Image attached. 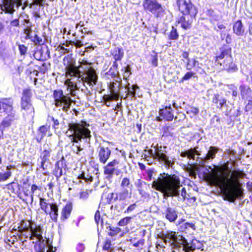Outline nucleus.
I'll list each match as a JSON object with an SVG mask.
<instances>
[{"label":"nucleus","mask_w":252,"mask_h":252,"mask_svg":"<svg viewBox=\"0 0 252 252\" xmlns=\"http://www.w3.org/2000/svg\"><path fill=\"white\" fill-rule=\"evenodd\" d=\"M231 173L230 178L221 177L222 184L220 188L224 199L234 202L236 199H241L243 197V189L239 180L244 178L246 174L239 169L233 170Z\"/></svg>","instance_id":"nucleus-1"},{"label":"nucleus","mask_w":252,"mask_h":252,"mask_svg":"<svg viewBox=\"0 0 252 252\" xmlns=\"http://www.w3.org/2000/svg\"><path fill=\"white\" fill-rule=\"evenodd\" d=\"M181 185L180 179L175 174H160L152 184V188L162 193L166 196H176L179 194Z\"/></svg>","instance_id":"nucleus-2"},{"label":"nucleus","mask_w":252,"mask_h":252,"mask_svg":"<svg viewBox=\"0 0 252 252\" xmlns=\"http://www.w3.org/2000/svg\"><path fill=\"white\" fill-rule=\"evenodd\" d=\"M43 225L36 224L31 220L25 221L22 220L20 225L18 227V232L20 233V237H24L26 239L32 240L34 238L38 240H43L42 234L43 232ZM27 241V240H25Z\"/></svg>","instance_id":"nucleus-3"},{"label":"nucleus","mask_w":252,"mask_h":252,"mask_svg":"<svg viewBox=\"0 0 252 252\" xmlns=\"http://www.w3.org/2000/svg\"><path fill=\"white\" fill-rule=\"evenodd\" d=\"M90 126V124L84 120L68 123V130L72 132L69 136L71 143H78L82 139L90 138L92 136Z\"/></svg>","instance_id":"nucleus-4"},{"label":"nucleus","mask_w":252,"mask_h":252,"mask_svg":"<svg viewBox=\"0 0 252 252\" xmlns=\"http://www.w3.org/2000/svg\"><path fill=\"white\" fill-rule=\"evenodd\" d=\"M160 238L164 243H169L172 248H178L180 245H182L183 250L185 252L193 251L199 248L195 246V242H192V244L189 246L187 240L183 236H181L180 238L178 239L175 231H170L166 232L165 234L162 233Z\"/></svg>","instance_id":"nucleus-5"},{"label":"nucleus","mask_w":252,"mask_h":252,"mask_svg":"<svg viewBox=\"0 0 252 252\" xmlns=\"http://www.w3.org/2000/svg\"><path fill=\"white\" fill-rule=\"evenodd\" d=\"M32 92L31 88L23 90L20 99V111L24 119H33L35 114L34 107L32 103Z\"/></svg>","instance_id":"nucleus-6"},{"label":"nucleus","mask_w":252,"mask_h":252,"mask_svg":"<svg viewBox=\"0 0 252 252\" xmlns=\"http://www.w3.org/2000/svg\"><path fill=\"white\" fill-rule=\"evenodd\" d=\"M52 97L55 106L59 108V111L68 113L73 102L69 94H64L62 89H56L53 91Z\"/></svg>","instance_id":"nucleus-7"},{"label":"nucleus","mask_w":252,"mask_h":252,"mask_svg":"<svg viewBox=\"0 0 252 252\" xmlns=\"http://www.w3.org/2000/svg\"><path fill=\"white\" fill-rule=\"evenodd\" d=\"M39 205L40 209L54 222H57L59 214V205L56 202H49L44 197H39Z\"/></svg>","instance_id":"nucleus-8"},{"label":"nucleus","mask_w":252,"mask_h":252,"mask_svg":"<svg viewBox=\"0 0 252 252\" xmlns=\"http://www.w3.org/2000/svg\"><path fill=\"white\" fill-rule=\"evenodd\" d=\"M227 169V166L226 164L220 167L216 166L205 176V179L210 184L220 187L222 184L221 177L226 178L228 176L227 173L224 172Z\"/></svg>","instance_id":"nucleus-9"},{"label":"nucleus","mask_w":252,"mask_h":252,"mask_svg":"<svg viewBox=\"0 0 252 252\" xmlns=\"http://www.w3.org/2000/svg\"><path fill=\"white\" fill-rule=\"evenodd\" d=\"M72 55V54H67L63 59L65 77H80V66L76 65V61Z\"/></svg>","instance_id":"nucleus-10"},{"label":"nucleus","mask_w":252,"mask_h":252,"mask_svg":"<svg viewBox=\"0 0 252 252\" xmlns=\"http://www.w3.org/2000/svg\"><path fill=\"white\" fill-rule=\"evenodd\" d=\"M142 6L145 11L152 14L157 18H161L166 14L164 7L157 0H144Z\"/></svg>","instance_id":"nucleus-11"},{"label":"nucleus","mask_w":252,"mask_h":252,"mask_svg":"<svg viewBox=\"0 0 252 252\" xmlns=\"http://www.w3.org/2000/svg\"><path fill=\"white\" fill-rule=\"evenodd\" d=\"M23 187L22 188V192L23 194L24 197L20 196V193L18 194V197L25 202H27V200L30 198L31 203L33 202L34 196L37 191H41L42 187L38 186L36 184L33 183L32 185L27 184L26 181L23 183Z\"/></svg>","instance_id":"nucleus-12"},{"label":"nucleus","mask_w":252,"mask_h":252,"mask_svg":"<svg viewBox=\"0 0 252 252\" xmlns=\"http://www.w3.org/2000/svg\"><path fill=\"white\" fill-rule=\"evenodd\" d=\"M155 153L153 154L152 157L154 159H157L160 162L164 163L167 167L173 168L174 165L176 158H170L167 155V151L163 150L161 146H156L154 147Z\"/></svg>","instance_id":"nucleus-13"},{"label":"nucleus","mask_w":252,"mask_h":252,"mask_svg":"<svg viewBox=\"0 0 252 252\" xmlns=\"http://www.w3.org/2000/svg\"><path fill=\"white\" fill-rule=\"evenodd\" d=\"M176 5L178 10L181 14L197 15L198 13L197 8L191 0H176Z\"/></svg>","instance_id":"nucleus-14"},{"label":"nucleus","mask_w":252,"mask_h":252,"mask_svg":"<svg viewBox=\"0 0 252 252\" xmlns=\"http://www.w3.org/2000/svg\"><path fill=\"white\" fill-rule=\"evenodd\" d=\"M83 74L81 75L80 72L81 80L87 83L90 86L95 85L98 80V76L95 69L92 66H86L83 68Z\"/></svg>","instance_id":"nucleus-15"},{"label":"nucleus","mask_w":252,"mask_h":252,"mask_svg":"<svg viewBox=\"0 0 252 252\" xmlns=\"http://www.w3.org/2000/svg\"><path fill=\"white\" fill-rule=\"evenodd\" d=\"M14 101L11 97L2 98L0 99V113L6 116H18L13 107Z\"/></svg>","instance_id":"nucleus-16"},{"label":"nucleus","mask_w":252,"mask_h":252,"mask_svg":"<svg viewBox=\"0 0 252 252\" xmlns=\"http://www.w3.org/2000/svg\"><path fill=\"white\" fill-rule=\"evenodd\" d=\"M175 104L176 102L174 100L171 103L169 100H166L164 104L162 105V108L160 109L159 110V117L158 120L160 121V118H161L162 120L165 121H172L174 119V117L173 110L171 108V105L175 107Z\"/></svg>","instance_id":"nucleus-17"},{"label":"nucleus","mask_w":252,"mask_h":252,"mask_svg":"<svg viewBox=\"0 0 252 252\" xmlns=\"http://www.w3.org/2000/svg\"><path fill=\"white\" fill-rule=\"evenodd\" d=\"M97 158L99 163L105 164L111 157L112 151L109 147L99 144L96 150Z\"/></svg>","instance_id":"nucleus-18"},{"label":"nucleus","mask_w":252,"mask_h":252,"mask_svg":"<svg viewBox=\"0 0 252 252\" xmlns=\"http://www.w3.org/2000/svg\"><path fill=\"white\" fill-rule=\"evenodd\" d=\"M66 168V160L63 157L56 162L52 174L55 176L57 181L61 176L65 174Z\"/></svg>","instance_id":"nucleus-19"},{"label":"nucleus","mask_w":252,"mask_h":252,"mask_svg":"<svg viewBox=\"0 0 252 252\" xmlns=\"http://www.w3.org/2000/svg\"><path fill=\"white\" fill-rule=\"evenodd\" d=\"M232 48L227 44H223L219 48V51H217V54L214 57L215 63H219L220 60L225 58V60H228L232 57Z\"/></svg>","instance_id":"nucleus-20"},{"label":"nucleus","mask_w":252,"mask_h":252,"mask_svg":"<svg viewBox=\"0 0 252 252\" xmlns=\"http://www.w3.org/2000/svg\"><path fill=\"white\" fill-rule=\"evenodd\" d=\"M52 151L51 145L45 143L43 144V150L40 152L39 156L41 159L40 168L42 171H45L46 169L45 164L49 162Z\"/></svg>","instance_id":"nucleus-21"},{"label":"nucleus","mask_w":252,"mask_h":252,"mask_svg":"<svg viewBox=\"0 0 252 252\" xmlns=\"http://www.w3.org/2000/svg\"><path fill=\"white\" fill-rule=\"evenodd\" d=\"M196 15H185L182 14L176 21L177 24H181V27L185 30L191 28L193 21L195 20Z\"/></svg>","instance_id":"nucleus-22"},{"label":"nucleus","mask_w":252,"mask_h":252,"mask_svg":"<svg viewBox=\"0 0 252 252\" xmlns=\"http://www.w3.org/2000/svg\"><path fill=\"white\" fill-rule=\"evenodd\" d=\"M130 193H129L127 189H124L123 191L119 192H112L109 194V196L107 198L108 204L111 203L117 200L124 201L127 198L130 197Z\"/></svg>","instance_id":"nucleus-23"},{"label":"nucleus","mask_w":252,"mask_h":252,"mask_svg":"<svg viewBox=\"0 0 252 252\" xmlns=\"http://www.w3.org/2000/svg\"><path fill=\"white\" fill-rule=\"evenodd\" d=\"M119 163L120 162L119 160L117 159H113L103 167V173L106 176V179H110L113 177L116 171L115 166L119 164Z\"/></svg>","instance_id":"nucleus-24"},{"label":"nucleus","mask_w":252,"mask_h":252,"mask_svg":"<svg viewBox=\"0 0 252 252\" xmlns=\"http://www.w3.org/2000/svg\"><path fill=\"white\" fill-rule=\"evenodd\" d=\"M126 205L127 204L125 202H122L121 203H117L114 205H112L111 206V209H114V210H116L118 212L124 211V213L125 214H128L134 211L137 206L136 203L135 202L129 205L127 207V208L126 209H125Z\"/></svg>","instance_id":"nucleus-25"},{"label":"nucleus","mask_w":252,"mask_h":252,"mask_svg":"<svg viewBox=\"0 0 252 252\" xmlns=\"http://www.w3.org/2000/svg\"><path fill=\"white\" fill-rule=\"evenodd\" d=\"M73 208V204L71 201H67L63 206L61 211L60 216V220L62 221H64L70 217Z\"/></svg>","instance_id":"nucleus-26"},{"label":"nucleus","mask_w":252,"mask_h":252,"mask_svg":"<svg viewBox=\"0 0 252 252\" xmlns=\"http://www.w3.org/2000/svg\"><path fill=\"white\" fill-rule=\"evenodd\" d=\"M18 119V116L11 117L6 116L1 121L0 123V139L4 138V131L9 128L13 121Z\"/></svg>","instance_id":"nucleus-27"},{"label":"nucleus","mask_w":252,"mask_h":252,"mask_svg":"<svg viewBox=\"0 0 252 252\" xmlns=\"http://www.w3.org/2000/svg\"><path fill=\"white\" fill-rule=\"evenodd\" d=\"M50 130V126L47 124L40 126L36 130V133L34 135V139L38 143H40L47 132Z\"/></svg>","instance_id":"nucleus-28"},{"label":"nucleus","mask_w":252,"mask_h":252,"mask_svg":"<svg viewBox=\"0 0 252 252\" xmlns=\"http://www.w3.org/2000/svg\"><path fill=\"white\" fill-rule=\"evenodd\" d=\"M130 244L137 250H141L145 247V240L144 238H139L137 234L133 235L129 239Z\"/></svg>","instance_id":"nucleus-29"},{"label":"nucleus","mask_w":252,"mask_h":252,"mask_svg":"<svg viewBox=\"0 0 252 252\" xmlns=\"http://www.w3.org/2000/svg\"><path fill=\"white\" fill-rule=\"evenodd\" d=\"M1 10L5 13L12 14L15 12L14 2L12 0H3L0 5Z\"/></svg>","instance_id":"nucleus-30"},{"label":"nucleus","mask_w":252,"mask_h":252,"mask_svg":"<svg viewBox=\"0 0 252 252\" xmlns=\"http://www.w3.org/2000/svg\"><path fill=\"white\" fill-rule=\"evenodd\" d=\"M163 214L170 222H174L178 218L177 211L175 208L171 207H166Z\"/></svg>","instance_id":"nucleus-31"},{"label":"nucleus","mask_w":252,"mask_h":252,"mask_svg":"<svg viewBox=\"0 0 252 252\" xmlns=\"http://www.w3.org/2000/svg\"><path fill=\"white\" fill-rule=\"evenodd\" d=\"M224 70L228 73H233L238 70L237 65L234 63L232 59L229 58L228 60H224L222 63Z\"/></svg>","instance_id":"nucleus-32"},{"label":"nucleus","mask_w":252,"mask_h":252,"mask_svg":"<svg viewBox=\"0 0 252 252\" xmlns=\"http://www.w3.org/2000/svg\"><path fill=\"white\" fill-rule=\"evenodd\" d=\"M233 32L238 36H243L245 32V29L242 22L238 20L233 25Z\"/></svg>","instance_id":"nucleus-33"},{"label":"nucleus","mask_w":252,"mask_h":252,"mask_svg":"<svg viewBox=\"0 0 252 252\" xmlns=\"http://www.w3.org/2000/svg\"><path fill=\"white\" fill-rule=\"evenodd\" d=\"M20 185L17 182L12 181L6 185V189L10 191V193L14 194H17L20 193V196H22V192L19 191Z\"/></svg>","instance_id":"nucleus-34"},{"label":"nucleus","mask_w":252,"mask_h":252,"mask_svg":"<svg viewBox=\"0 0 252 252\" xmlns=\"http://www.w3.org/2000/svg\"><path fill=\"white\" fill-rule=\"evenodd\" d=\"M212 102L216 105L217 107L219 109H221L223 106L226 105V99L225 98H221L218 94L213 95Z\"/></svg>","instance_id":"nucleus-35"},{"label":"nucleus","mask_w":252,"mask_h":252,"mask_svg":"<svg viewBox=\"0 0 252 252\" xmlns=\"http://www.w3.org/2000/svg\"><path fill=\"white\" fill-rule=\"evenodd\" d=\"M120 95L116 93H111L109 94H105L103 96V105L109 107L111 104H108V102L112 101H117L119 98Z\"/></svg>","instance_id":"nucleus-36"},{"label":"nucleus","mask_w":252,"mask_h":252,"mask_svg":"<svg viewBox=\"0 0 252 252\" xmlns=\"http://www.w3.org/2000/svg\"><path fill=\"white\" fill-rule=\"evenodd\" d=\"M14 167V166L11 164L6 166V171L4 173L0 174V182H4L7 181L12 176L11 169Z\"/></svg>","instance_id":"nucleus-37"},{"label":"nucleus","mask_w":252,"mask_h":252,"mask_svg":"<svg viewBox=\"0 0 252 252\" xmlns=\"http://www.w3.org/2000/svg\"><path fill=\"white\" fill-rule=\"evenodd\" d=\"M105 77L106 80H110L115 78H118L119 80H116V82L121 83L122 79L119 77L118 71L113 70L112 67H111L109 70L105 73Z\"/></svg>","instance_id":"nucleus-38"},{"label":"nucleus","mask_w":252,"mask_h":252,"mask_svg":"<svg viewBox=\"0 0 252 252\" xmlns=\"http://www.w3.org/2000/svg\"><path fill=\"white\" fill-rule=\"evenodd\" d=\"M162 137H173L174 135L173 126L171 125H165L162 127Z\"/></svg>","instance_id":"nucleus-39"},{"label":"nucleus","mask_w":252,"mask_h":252,"mask_svg":"<svg viewBox=\"0 0 252 252\" xmlns=\"http://www.w3.org/2000/svg\"><path fill=\"white\" fill-rule=\"evenodd\" d=\"M240 94L243 99L251 97L250 94L252 93V90L249 86L241 85L239 87Z\"/></svg>","instance_id":"nucleus-40"},{"label":"nucleus","mask_w":252,"mask_h":252,"mask_svg":"<svg viewBox=\"0 0 252 252\" xmlns=\"http://www.w3.org/2000/svg\"><path fill=\"white\" fill-rule=\"evenodd\" d=\"M219 151V148L215 146H211L204 158L205 160H209L215 158L216 154Z\"/></svg>","instance_id":"nucleus-41"},{"label":"nucleus","mask_w":252,"mask_h":252,"mask_svg":"<svg viewBox=\"0 0 252 252\" xmlns=\"http://www.w3.org/2000/svg\"><path fill=\"white\" fill-rule=\"evenodd\" d=\"M111 55L114 60L120 61L124 57V53L122 48L116 47L111 52Z\"/></svg>","instance_id":"nucleus-42"},{"label":"nucleus","mask_w":252,"mask_h":252,"mask_svg":"<svg viewBox=\"0 0 252 252\" xmlns=\"http://www.w3.org/2000/svg\"><path fill=\"white\" fill-rule=\"evenodd\" d=\"M179 38V34L177 29L174 26L171 27L170 31L167 34V38L170 41H176Z\"/></svg>","instance_id":"nucleus-43"},{"label":"nucleus","mask_w":252,"mask_h":252,"mask_svg":"<svg viewBox=\"0 0 252 252\" xmlns=\"http://www.w3.org/2000/svg\"><path fill=\"white\" fill-rule=\"evenodd\" d=\"M180 230L181 232H187L189 229H191L193 231L196 230V226L194 223L186 222L182 223L180 226Z\"/></svg>","instance_id":"nucleus-44"},{"label":"nucleus","mask_w":252,"mask_h":252,"mask_svg":"<svg viewBox=\"0 0 252 252\" xmlns=\"http://www.w3.org/2000/svg\"><path fill=\"white\" fill-rule=\"evenodd\" d=\"M37 72V75L39 73L44 74L50 68V64L48 63H43L40 65H34Z\"/></svg>","instance_id":"nucleus-45"},{"label":"nucleus","mask_w":252,"mask_h":252,"mask_svg":"<svg viewBox=\"0 0 252 252\" xmlns=\"http://www.w3.org/2000/svg\"><path fill=\"white\" fill-rule=\"evenodd\" d=\"M122 74L124 80H127L132 74L130 65L128 64L123 66L121 69Z\"/></svg>","instance_id":"nucleus-46"},{"label":"nucleus","mask_w":252,"mask_h":252,"mask_svg":"<svg viewBox=\"0 0 252 252\" xmlns=\"http://www.w3.org/2000/svg\"><path fill=\"white\" fill-rule=\"evenodd\" d=\"M107 86L111 93H116L119 94L120 85L117 84L114 81L107 82Z\"/></svg>","instance_id":"nucleus-47"},{"label":"nucleus","mask_w":252,"mask_h":252,"mask_svg":"<svg viewBox=\"0 0 252 252\" xmlns=\"http://www.w3.org/2000/svg\"><path fill=\"white\" fill-rule=\"evenodd\" d=\"M198 65V62L195 59H188L185 64L186 68L188 70H191Z\"/></svg>","instance_id":"nucleus-48"},{"label":"nucleus","mask_w":252,"mask_h":252,"mask_svg":"<svg viewBox=\"0 0 252 252\" xmlns=\"http://www.w3.org/2000/svg\"><path fill=\"white\" fill-rule=\"evenodd\" d=\"M72 77H66V79L64 81V85H66L69 88L70 91H74L77 89V85L76 83L72 81Z\"/></svg>","instance_id":"nucleus-49"},{"label":"nucleus","mask_w":252,"mask_h":252,"mask_svg":"<svg viewBox=\"0 0 252 252\" xmlns=\"http://www.w3.org/2000/svg\"><path fill=\"white\" fill-rule=\"evenodd\" d=\"M107 229L109 230L108 234L109 236L111 237L117 235L122 231L120 228L118 227H114L111 225H109Z\"/></svg>","instance_id":"nucleus-50"},{"label":"nucleus","mask_w":252,"mask_h":252,"mask_svg":"<svg viewBox=\"0 0 252 252\" xmlns=\"http://www.w3.org/2000/svg\"><path fill=\"white\" fill-rule=\"evenodd\" d=\"M197 170V167L196 164H189L187 168V171L189 172V176L193 177H196V171Z\"/></svg>","instance_id":"nucleus-51"},{"label":"nucleus","mask_w":252,"mask_h":252,"mask_svg":"<svg viewBox=\"0 0 252 252\" xmlns=\"http://www.w3.org/2000/svg\"><path fill=\"white\" fill-rule=\"evenodd\" d=\"M45 245L41 240L37 241L34 244V248L36 252H44Z\"/></svg>","instance_id":"nucleus-52"},{"label":"nucleus","mask_w":252,"mask_h":252,"mask_svg":"<svg viewBox=\"0 0 252 252\" xmlns=\"http://www.w3.org/2000/svg\"><path fill=\"white\" fill-rule=\"evenodd\" d=\"M32 62H31L30 64H28V68H27L25 70V74L27 76L31 77V75L32 73L34 74L36 76H37V72L36 67H34V65L32 66L31 64Z\"/></svg>","instance_id":"nucleus-53"},{"label":"nucleus","mask_w":252,"mask_h":252,"mask_svg":"<svg viewBox=\"0 0 252 252\" xmlns=\"http://www.w3.org/2000/svg\"><path fill=\"white\" fill-rule=\"evenodd\" d=\"M144 185H146V183L142 181L141 179L137 180L136 186L137 188L139 193L142 196L145 194V191L143 189V186Z\"/></svg>","instance_id":"nucleus-54"},{"label":"nucleus","mask_w":252,"mask_h":252,"mask_svg":"<svg viewBox=\"0 0 252 252\" xmlns=\"http://www.w3.org/2000/svg\"><path fill=\"white\" fill-rule=\"evenodd\" d=\"M192 151V148H190L188 150L182 152L180 154V156L183 158L187 157L189 159L194 160L193 154Z\"/></svg>","instance_id":"nucleus-55"},{"label":"nucleus","mask_w":252,"mask_h":252,"mask_svg":"<svg viewBox=\"0 0 252 252\" xmlns=\"http://www.w3.org/2000/svg\"><path fill=\"white\" fill-rule=\"evenodd\" d=\"M102 250L103 251H110V252L113 251L111 241L110 239H105L102 246Z\"/></svg>","instance_id":"nucleus-56"},{"label":"nucleus","mask_w":252,"mask_h":252,"mask_svg":"<svg viewBox=\"0 0 252 252\" xmlns=\"http://www.w3.org/2000/svg\"><path fill=\"white\" fill-rule=\"evenodd\" d=\"M131 219V217H126L121 219L117 223V225L119 226H125L130 222Z\"/></svg>","instance_id":"nucleus-57"},{"label":"nucleus","mask_w":252,"mask_h":252,"mask_svg":"<svg viewBox=\"0 0 252 252\" xmlns=\"http://www.w3.org/2000/svg\"><path fill=\"white\" fill-rule=\"evenodd\" d=\"M196 73L193 71H188L181 79L180 82H183L185 81L189 80L191 78H195L196 77Z\"/></svg>","instance_id":"nucleus-58"},{"label":"nucleus","mask_w":252,"mask_h":252,"mask_svg":"<svg viewBox=\"0 0 252 252\" xmlns=\"http://www.w3.org/2000/svg\"><path fill=\"white\" fill-rule=\"evenodd\" d=\"M18 50L21 56H25L28 52V47L24 44H19L18 45Z\"/></svg>","instance_id":"nucleus-59"},{"label":"nucleus","mask_w":252,"mask_h":252,"mask_svg":"<svg viewBox=\"0 0 252 252\" xmlns=\"http://www.w3.org/2000/svg\"><path fill=\"white\" fill-rule=\"evenodd\" d=\"M94 220L96 222V223L98 225L99 223L101 226L103 225V220L102 218H101L100 217V212L98 210H97L95 212V215H94Z\"/></svg>","instance_id":"nucleus-60"},{"label":"nucleus","mask_w":252,"mask_h":252,"mask_svg":"<svg viewBox=\"0 0 252 252\" xmlns=\"http://www.w3.org/2000/svg\"><path fill=\"white\" fill-rule=\"evenodd\" d=\"M32 41L36 45H42L44 44V41L37 34L34 35V38Z\"/></svg>","instance_id":"nucleus-61"},{"label":"nucleus","mask_w":252,"mask_h":252,"mask_svg":"<svg viewBox=\"0 0 252 252\" xmlns=\"http://www.w3.org/2000/svg\"><path fill=\"white\" fill-rule=\"evenodd\" d=\"M89 196V191L88 190L82 191L79 193V198L80 199L86 200Z\"/></svg>","instance_id":"nucleus-62"},{"label":"nucleus","mask_w":252,"mask_h":252,"mask_svg":"<svg viewBox=\"0 0 252 252\" xmlns=\"http://www.w3.org/2000/svg\"><path fill=\"white\" fill-rule=\"evenodd\" d=\"M130 185V180L127 177L124 178L121 183V187L122 188L128 187Z\"/></svg>","instance_id":"nucleus-63"},{"label":"nucleus","mask_w":252,"mask_h":252,"mask_svg":"<svg viewBox=\"0 0 252 252\" xmlns=\"http://www.w3.org/2000/svg\"><path fill=\"white\" fill-rule=\"evenodd\" d=\"M7 45L5 42L1 41L0 42V54H3L7 49Z\"/></svg>","instance_id":"nucleus-64"}]
</instances>
